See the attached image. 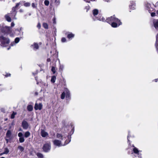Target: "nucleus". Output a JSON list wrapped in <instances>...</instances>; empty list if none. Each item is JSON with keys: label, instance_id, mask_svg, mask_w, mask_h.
<instances>
[{"label": "nucleus", "instance_id": "obj_9", "mask_svg": "<svg viewBox=\"0 0 158 158\" xmlns=\"http://www.w3.org/2000/svg\"><path fill=\"white\" fill-rule=\"evenodd\" d=\"M20 5V3H17L15 7H13L12 8V11H11V14L14 15L15 17V16L16 15V11L15 8H18V6Z\"/></svg>", "mask_w": 158, "mask_h": 158}, {"label": "nucleus", "instance_id": "obj_23", "mask_svg": "<svg viewBox=\"0 0 158 158\" xmlns=\"http://www.w3.org/2000/svg\"><path fill=\"white\" fill-rule=\"evenodd\" d=\"M36 155L39 158H43V154L40 153H37L36 154Z\"/></svg>", "mask_w": 158, "mask_h": 158}, {"label": "nucleus", "instance_id": "obj_13", "mask_svg": "<svg viewBox=\"0 0 158 158\" xmlns=\"http://www.w3.org/2000/svg\"><path fill=\"white\" fill-rule=\"evenodd\" d=\"M99 11L97 9H94L92 11V13L94 16L95 17H96V16L98 14Z\"/></svg>", "mask_w": 158, "mask_h": 158}, {"label": "nucleus", "instance_id": "obj_24", "mask_svg": "<svg viewBox=\"0 0 158 158\" xmlns=\"http://www.w3.org/2000/svg\"><path fill=\"white\" fill-rule=\"evenodd\" d=\"M51 71L52 72L53 74H55L56 73V70L55 67L52 66L51 69Z\"/></svg>", "mask_w": 158, "mask_h": 158}, {"label": "nucleus", "instance_id": "obj_18", "mask_svg": "<svg viewBox=\"0 0 158 158\" xmlns=\"http://www.w3.org/2000/svg\"><path fill=\"white\" fill-rule=\"evenodd\" d=\"M27 109L29 111H32L33 109V106L31 105H28L27 106Z\"/></svg>", "mask_w": 158, "mask_h": 158}, {"label": "nucleus", "instance_id": "obj_38", "mask_svg": "<svg viewBox=\"0 0 158 158\" xmlns=\"http://www.w3.org/2000/svg\"><path fill=\"white\" fill-rule=\"evenodd\" d=\"M84 0L86 2H90V1H94L95 0Z\"/></svg>", "mask_w": 158, "mask_h": 158}, {"label": "nucleus", "instance_id": "obj_5", "mask_svg": "<svg viewBox=\"0 0 158 158\" xmlns=\"http://www.w3.org/2000/svg\"><path fill=\"white\" fill-rule=\"evenodd\" d=\"M51 149V144L50 143H47L44 144L43 147L44 151L46 152H48Z\"/></svg>", "mask_w": 158, "mask_h": 158}, {"label": "nucleus", "instance_id": "obj_12", "mask_svg": "<svg viewBox=\"0 0 158 158\" xmlns=\"http://www.w3.org/2000/svg\"><path fill=\"white\" fill-rule=\"evenodd\" d=\"M41 134L42 136L43 137H45L48 135V133L43 130H41Z\"/></svg>", "mask_w": 158, "mask_h": 158}, {"label": "nucleus", "instance_id": "obj_11", "mask_svg": "<svg viewBox=\"0 0 158 158\" xmlns=\"http://www.w3.org/2000/svg\"><path fill=\"white\" fill-rule=\"evenodd\" d=\"M31 47H32L33 49L35 51H36L39 48L38 44L35 43H34L33 44H32L31 45Z\"/></svg>", "mask_w": 158, "mask_h": 158}, {"label": "nucleus", "instance_id": "obj_22", "mask_svg": "<svg viewBox=\"0 0 158 158\" xmlns=\"http://www.w3.org/2000/svg\"><path fill=\"white\" fill-rule=\"evenodd\" d=\"M74 35L72 33H70L68 35L67 37L69 39H70L73 38L74 37Z\"/></svg>", "mask_w": 158, "mask_h": 158}, {"label": "nucleus", "instance_id": "obj_35", "mask_svg": "<svg viewBox=\"0 0 158 158\" xmlns=\"http://www.w3.org/2000/svg\"><path fill=\"white\" fill-rule=\"evenodd\" d=\"M18 135L19 138L22 137L23 135V133L22 132H19L18 133Z\"/></svg>", "mask_w": 158, "mask_h": 158}, {"label": "nucleus", "instance_id": "obj_32", "mask_svg": "<svg viewBox=\"0 0 158 158\" xmlns=\"http://www.w3.org/2000/svg\"><path fill=\"white\" fill-rule=\"evenodd\" d=\"M18 148L22 152L24 149V148L21 146H19L18 147Z\"/></svg>", "mask_w": 158, "mask_h": 158}, {"label": "nucleus", "instance_id": "obj_55", "mask_svg": "<svg viewBox=\"0 0 158 158\" xmlns=\"http://www.w3.org/2000/svg\"><path fill=\"white\" fill-rule=\"evenodd\" d=\"M1 158H5V157H2Z\"/></svg>", "mask_w": 158, "mask_h": 158}, {"label": "nucleus", "instance_id": "obj_26", "mask_svg": "<svg viewBox=\"0 0 158 158\" xmlns=\"http://www.w3.org/2000/svg\"><path fill=\"white\" fill-rule=\"evenodd\" d=\"M9 150L8 149V148H6L5 149V151L3 153V154H7L9 153Z\"/></svg>", "mask_w": 158, "mask_h": 158}, {"label": "nucleus", "instance_id": "obj_49", "mask_svg": "<svg viewBox=\"0 0 158 158\" xmlns=\"http://www.w3.org/2000/svg\"><path fill=\"white\" fill-rule=\"evenodd\" d=\"M64 85H66V81H64Z\"/></svg>", "mask_w": 158, "mask_h": 158}, {"label": "nucleus", "instance_id": "obj_1", "mask_svg": "<svg viewBox=\"0 0 158 158\" xmlns=\"http://www.w3.org/2000/svg\"><path fill=\"white\" fill-rule=\"evenodd\" d=\"M96 19L102 22H106L110 24H111V26L113 27H116L122 24V23L117 18H116L114 15L107 18L106 20L101 15H99L96 18Z\"/></svg>", "mask_w": 158, "mask_h": 158}, {"label": "nucleus", "instance_id": "obj_29", "mask_svg": "<svg viewBox=\"0 0 158 158\" xmlns=\"http://www.w3.org/2000/svg\"><path fill=\"white\" fill-rule=\"evenodd\" d=\"M20 40L19 38V37L16 38L15 40V44H17L19 42Z\"/></svg>", "mask_w": 158, "mask_h": 158}, {"label": "nucleus", "instance_id": "obj_2", "mask_svg": "<svg viewBox=\"0 0 158 158\" xmlns=\"http://www.w3.org/2000/svg\"><path fill=\"white\" fill-rule=\"evenodd\" d=\"M56 137L57 138L60 139H61V140H60L58 139H55L53 140L52 141V142L53 144L55 146L58 147L65 146L69 143L71 141L69 137L68 139H66L64 143L63 144L62 143L61 140H63L64 139H65L66 136L65 135L57 133L56 134Z\"/></svg>", "mask_w": 158, "mask_h": 158}, {"label": "nucleus", "instance_id": "obj_17", "mask_svg": "<svg viewBox=\"0 0 158 158\" xmlns=\"http://www.w3.org/2000/svg\"><path fill=\"white\" fill-rule=\"evenodd\" d=\"M5 29L6 30V33H9L10 31L11 27L6 26L5 27Z\"/></svg>", "mask_w": 158, "mask_h": 158}, {"label": "nucleus", "instance_id": "obj_37", "mask_svg": "<svg viewBox=\"0 0 158 158\" xmlns=\"http://www.w3.org/2000/svg\"><path fill=\"white\" fill-rule=\"evenodd\" d=\"M156 13L154 12H152L151 14V16L152 17H154Z\"/></svg>", "mask_w": 158, "mask_h": 158}, {"label": "nucleus", "instance_id": "obj_14", "mask_svg": "<svg viewBox=\"0 0 158 158\" xmlns=\"http://www.w3.org/2000/svg\"><path fill=\"white\" fill-rule=\"evenodd\" d=\"M135 2L133 1H131L130 2V4L129 5L130 8H132V9H135Z\"/></svg>", "mask_w": 158, "mask_h": 158}, {"label": "nucleus", "instance_id": "obj_50", "mask_svg": "<svg viewBox=\"0 0 158 158\" xmlns=\"http://www.w3.org/2000/svg\"><path fill=\"white\" fill-rule=\"evenodd\" d=\"M156 13L158 15V10H157V11H156Z\"/></svg>", "mask_w": 158, "mask_h": 158}, {"label": "nucleus", "instance_id": "obj_41", "mask_svg": "<svg viewBox=\"0 0 158 158\" xmlns=\"http://www.w3.org/2000/svg\"><path fill=\"white\" fill-rule=\"evenodd\" d=\"M37 27L40 28L41 27V25L40 23H39L37 25Z\"/></svg>", "mask_w": 158, "mask_h": 158}, {"label": "nucleus", "instance_id": "obj_51", "mask_svg": "<svg viewBox=\"0 0 158 158\" xmlns=\"http://www.w3.org/2000/svg\"><path fill=\"white\" fill-rule=\"evenodd\" d=\"M1 85H0V86ZM2 90V89L0 88V91Z\"/></svg>", "mask_w": 158, "mask_h": 158}, {"label": "nucleus", "instance_id": "obj_46", "mask_svg": "<svg viewBox=\"0 0 158 158\" xmlns=\"http://www.w3.org/2000/svg\"><path fill=\"white\" fill-rule=\"evenodd\" d=\"M6 143H8V141H9V139H7V138H6Z\"/></svg>", "mask_w": 158, "mask_h": 158}, {"label": "nucleus", "instance_id": "obj_3", "mask_svg": "<svg viewBox=\"0 0 158 158\" xmlns=\"http://www.w3.org/2000/svg\"><path fill=\"white\" fill-rule=\"evenodd\" d=\"M65 96L67 100L70 98V93L69 90L67 88H64V91L62 93L61 98L62 99L64 98Z\"/></svg>", "mask_w": 158, "mask_h": 158}, {"label": "nucleus", "instance_id": "obj_44", "mask_svg": "<svg viewBox=\"0 0 158 158\" xmlns=\"http://www.w3.org/2000/svg\"><path fill=\"white\" fill-rule=\"evenodd\" d=\"M103 0L105 2H108L110 1V0Z\"/></svg>", "mask_w": 158, "mask_h": 158}, {"label": "nucleus", "instance_id": "obj_42", "mask_svg": "<svg viewBox=\"0 0 158 158\" xmlns=\"http://www.w3.org/2000/svg\"><path fill=\"white\" fill-rule=\"evenodd\" d=\"M10 74L9 73V74H7L6 75H5V76L6 77H8L10 76Z\"/></svg>", "mask_w": 158, "mask_h": 158}, {"label": "nucleus", "instance_id": "obj_47", "mask_svg": "<svg viewBox=\"0 0 158 158\" xmlns=\"http://www.w3.org/2000/svg\"><path fill=\"white\" fill-rule=\"evenodd\" d=\"M23 10L22 9H20L19 10V12H23Z\"/></svg>", "mask_w": 158, "mask_h": 158}, {"label": "nucleus", "instance_id": "obj_10", "mask_svg": "<svg viewBox=\"0 0 158 158\" xmlns=\"http://www.w3.org/2000/svg\"><path fill=\"white\" fill-rule=\"evenodd\" d=\"M22 126L23 128L24 129H27L28 128L29 126L28 123L25 120H24L23 121L22 123Z\"/></svg>", "mask_w": 158, "mask_h": 158}, {"label": "nucleus", "instance_id": "obj_36", "mask_svg": "<svg viewBox=\"0 0 158 158\" xmlns=\"http://www.w3.org/2000/svg\"><path fill=\"white\" fill-rule=\"evenodd\" d=\"M61 40L62 42H66V39L65 38L63 37L62 38Z\"/></svg>", "mask_w": 158, "mask_h": 158}, {"label": "nucleus", "instance_id": "obj_28", "mask_svg": "<svg viewBox=\"0 0 158 158\" xmlns=\"http://www.w3.org/2000/svg\"><path fill=\"white\" fill-rule=\"evenodd\" d=\"M43 26L45 29H48V25L46 23H44L43 24Z\"/></svg>", "mask_w": 158, "mask_h": 158}, {"label": "nucleus", "instance_id": "obj_34", "mask_svg": "<svg viewBox=\"0 0 158 158\" xmlns=\"http://www.w3.org/2000/svg\"><path fill=\"white\" fill-rule=\"evenodd\" d=\"M31 6H32V7H33V8H36L37 7L36 4L35 3H33L32 4Z\"/></svg>", "mask_w": 158, "mask_h": 158}, {"label": "nucleus", "instance_id": "obj_7", "mask_svg": "<svg viewBox=\"0 0 158 158\" xmlns=\"http://www.w3.org/2000/svg\"><path fill=\"white\" fill-rule=\"evenodd\" d=\"M11 14L12 15L11 16L12 17L13 16H14L13 19H17L14 16V15H13V14H11V13H8L7 14H6L5 16V18L6 19V20L8 22H11V18L10 17V14Z\"/></svg>", "mask_w": 158, "mask_h": 158}, {"label": "nucleus", "instance_id": "obj_54", "mask_svg": "<svg viewBox=\"0 0 158 158\" xmlns=\"http://www.w3.org/2000/svg\"><path fill=\"white\" fill-rule=\"evenodd\" d=\"M148 7H149V6H150V5H148Z\"/></svg>", "mask_w": 158, "mask_h": 158}, {"label": "nucleus", "instance_id": "obj_45", "mask_svg": "<svg viewBox=\"0 0 158 158\" xmlns=\"http://www.w3.org/2000/svg\"><path fill=\"white\" fill-rule=\"evenodd\" d=\"M158 80V79H155L154 81L155 82H157V81Z\"/></svg>", "mask_w": 158, "mask_h": 158}, {"label": "nucleus", "instance_id": "obj_48", "mask_svg": "<svg viewBox=\"0 0 158 158\" xmlns=\"http://www.w3.org/2000/svg\"><path fill=\"white\" fill-rule=\"evenodd\" d=\"M129 134H128V136H127V139H128V141H129Z\"/></svg>", "mask_w": 158, "mask_h": 158}, {"label": "nucleus", "instance_id": "obj_21", "mask_svg": "<svg viewBox=\"0 0 158 158\" xmlns=\"http://www.w3.org/2000/svg\"><path fill=\"white\" fill-rule=\"evenodd\" d=\"M30 133L29 131H27L25 133L24 136L26 138H27L30 136Z\"/></svg>", "mask_w": 158, "mask_h": 158}, {"label": "nucleus", "instance_id": "obj_19", "mask_svg": "<svg viewBox=\"0 0 158 158\" xmlns=\"http://www.w3.org/2000/svg\"><path fill=\"white\" fill-rule=\"evenodd\" d=\"M56 79V77L55 76H53L52 77L51 81L52 83H54L55 82Z\"/></svg>", "mask_w": 158, "mask_h": 158}, {"label": "nucleus", "instance_id": "obj_20", "mask_svg": "<svg viewBox=\"0 0 158 158\" xmlns=\"http://www.w3.org/2000/svg\"><path fill=\"white\" fill-rule=\"evenodd\" d=\"M156 50L158 51L157 46H158V33L156 36V42L155 44Z\"/></svg>", "mask_w": 158, "mask_h": 158}, {"label": "nucleus", "instance_id": "obj_33", "mask_svg": "<svg viewBox=\"0 0 158 158\" xmlns=\"http://www.w3.org/2000/svg\"><path fill=\"white\" fill-rule=\"evenodd\" d=\"M30 3L29 2H26L24 4V6H25L28 7L30 6Z\"/></svg>", "mask_w": 158, "mask_h": 158}, {"label": "nucleus", "instance_id": "obj_27", "mask_svg": "<svg viewBox=\"0 0 158 158\" xmlns=\"http://www.w3.org/2000/svg\"><path fill=\"white\" fill-rule=\"evenodd\" d=\"M64 69V66L63 65H60L59 67V70L62 71Z\"/></svg>", "mask_w": 158, "mask_h": 158}, {"label": "nucleus", "instance_id": "obj_31", "mask_svg": "<svg viewBox=\"0 0 158 158\" xmlns=\"http://www.w3.org/2000/svg\"><path fill=\"white\" fill-rule=\"evenodd\" d=\"M44 3L46 6H48L49 4V2L48 0H45L44 2Z\"/></svg>", "mask_w": 158, "mask_h": 158}, {"label": "nucleus", "instance_id": "obj_15", "mask_svg": "<svg viewBox=\"0 0 158 158\" xmlns=\"http://www.w3.org/2000/svg\"><path fill=\"white\" fill-rule=\"evenodd\" d=\"M155 27L156 30L158 29V20H155L153 22Z\"/></svg>", "mask_w": 158, "mask_h": 158}, {"label": "nucleus", "instance_id": "obj_25", "mask_svg": "<svg viewBox=\"0 0 158 158\" xmlns=\"http://www.w3.org/2000/svg\"><path fill=\"white\" fill-rule=\"evenodd\" d=\"M16 114V113L13 112L11 115V118L13 119L15 118V115Z\"/></svg>", "mask_w": 158, "mask_h": 158}, {"label": "nucleus", "instance_id": "obj_40", "mask_svg": "<svg viewBox=\"0 0 158 158\" xmlns=\"http://www.w3.org/2000/svg\"><path fill=\"white\" fill-rule=\"evenodd\" d=\"M15 25V24L14 23H13V22H12L11 23V27H13Z\"/></svg>", "mask_w": 158, "mask_h": 158}, {"label": "nucleus", "instance_id": "obj_43", "mask_svg": "<svg viewBox=\"0 0 158 158\" xmlns=\"http://www.w3.org/2000/svg\"><path fill=\"white\" fill-rule=\"evenodd\" d=\"M51 61V60L50 58H48L47 59V61L48 62H49Z\"/></svg>", "mask_w": 158, "mask_h": 158}, {"label": "nucleus", "instance_id": "obj_6", "mask_svg": "<svg viewBox=\"0 0 158 158\" xmlns=\"http://www.w3.org/2000/svg\"><path fill=\"white\" fill-rule=\"evenodd\" d=\"M133 152L135 154V157H138L139 158H141V154L139 153L140 151H139L136 148L134 147L133 149Z\"/></svg>", "mask_w": 158, "mask_h": 158}, {"label": "nucleus", "instance_id": "obj_52", "mask_svg": "<svg viewBox=\"0 0 158 158\" xmlns=\"http://www.w3.org/2000/svg\"><path fill=\"white\" fill-rule=\"evenodd\" d=\"M2 129V127L0 126V130Z\"/></svg>", "mask_w": 158, "mask_h": 158}, {"label": "nucleus", "instance_id": "obj_53", "mask_svg": "<svg viewBox=\"0 0 158 158\" xmlns=\"http://www.w3.org/2000/svg\"><path fill=\"white\" fill-rule=\"evenodd\" d=\"M10 48V47H9V48H7V49L8 50H9Z\"/></svg>", "mask_w": 158, "mask_h": 158}, {"label": "nucleus", "instance_id": "obj_30", "mask_svg": "<svg viewBox=\"0 0 158 158\" xmlns=\"http://www.w3.org/2000/svg\"><path fill=\"white\" fill-rule=\"evenodd\" d=\"M19 141L20 143H23L24 142V139L23 137H20L19 138Z\"/></svg>", "mask_w": 158, "mask_h": 158}, {"label": "nucleus", "instance_id": "obj_8", "mask_svg": "<svg viewBox=\"0 0 158 158\" xmlns=\"http://www.w3.org/2000/svg\"><path fill=\"white\" fill-rule=\"evenodd\" d=\"M43 106V105L41 103H35V105L34 108L35 110H40L42 109Z\"/></svg>", "mask_w": 158, "mask_h": 158}, {"label": "nucleus", "instance_id": "obj_39", "mask_svg": "<svg viewBox=\"0 0 158 158\" xmlns=\"http://www.w3.org/2000/svg\"><path fill=\"white\" fill-rule=\"evenodd\" d=\"M15 42H13L11 43L10 45H11V46H13L15 45Z\"/></svg>", "mask_w": 158, "mask_h": 158}, {"label": "nucleus", "instance_id": "obj_16", "mask_svg": "<svg viewBox=\"0 0 158 158\" xmlns=\"http://www.w3.org/2000/svg\"><path fill=\"white\" fill-rule=\"evenodd\" d=\"M11 133L10 130H8L6 134V138H10L11 137Z\"/></svg>", "mask_w": 158, "mask_h": 158}, {"label": "nucleus", "instance_id": "obj_4", "mask_svg": "<svg viewBox=\"0 0 158 158\" xmlns=\"http://www.w3.org/2000/svg\"><path fill=\"white\" fill-rule=\"evenodd\" d=\"M0 41L1 42V46H6L10 42L8 38L3 36L0 37Z\"/></svg>", "mask_w": 158, "mask_h": 158}]
</instances>
